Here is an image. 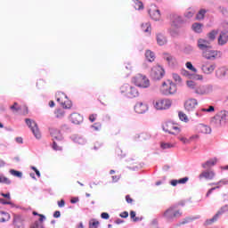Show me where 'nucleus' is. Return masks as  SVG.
Instances as JSON below:
<instances>
[{
	"mask_svg": "<svg viewBox=\"0 0 228 228\" xmlns=\"http://www.w3.org/2000/svg\"><path fill=\"white\" fill-rule=\"evenodd\" d=\"M10 174L12 175H14V177H22V172L20 171H17L15 169H11L10 170Z\"/></svg>",
	"mask_w": 228,
	"mask_h": 228,
	"instance_id": "46",
	"label": "nucleus"
},
{
	"mask_svg": "<svg viewBox=\"0 0 228 228\" xmlns=\"http://www.w3.org/2000/svg\"><path fill=\"white\" fill-rule=\"evenodd\" d=\"M193 15H195V10L193 9H189L184 13V17H186V19H191Z\"/></svg>",
	"mask_w": 228,
	"mask_h": 228,
	"instance_id": "37",
	"label": "nucleus"
},
{
	"mask_svg": "<svg viewBox=\"0 0 228 228\" xmlns=\"http://www.w3.org/2000/svg\"><path fill=\"white\" fill-rule=\"evenodd\" d=\"M215 165H216V159H212L203 163L201 167L202 168L207 169V168H211V167H215Z\"/></svg>",
	"mask_w": 228,
	"mask_h": 228,
	"instance_id": "29",
	"label": "nucleus"
},
{
	"mask_svg": "<svg viewBox=\"0 0 228 228\" xmlns=\"http://www.w3.org/2000/svg\"><path fill=\"white\" fill-rule=\"evenodd\" d=\"M163 216L167 222H172L175 218H181L183 212L177 209V206H171L164 212Z\"/></svg>",
	"mask_w": 228,
	"mask_h": 228,
	"instance_id": "4",
	"label": "nucleus"
},
{
	"mask_svg": "<svg viewBox=\"0 0 228 228\" xmlns=\"http://www.w3.org/2000/svg\"><path fill=\"white\" fill-rule=\"evenodd\" d=\"M206 12H207L206 9L200 10L196 15L197 20H202V19H204V15H206Z\"/></svg>",
	"mask_w": 228,
	"mask_h": 228,
	"instance_id": "34",
	"label": "nucleus"
},
{
	"mask_svg": "<svg viewBox=\"0 0 228 228\" xmlns=\"http://www.w3.org/2000/svg\"><path fill=\"white\" fill-rule=\"evenodd\" d=\"M187 87L196 95H211L215 92V86L212 84H199L193 80L186 81Z\"/></svg>",
	"mask_w": 228,
	"mask_h": 228,
	"instance_id": "1",
	"label": "nucleus"
},
{
	"mask_svg": "<svg viewBox=\"0 0 228 228\" xmlns=\"http://www.w3.org/2000/svg\"><path fill=\"white\" fill-rule=\"evenodd\" d=\"M93 129H94V131H99V129H101V125L95 123L94 125L92 126Z\"/></svg>",
	"mask_w": 228,
	"mask_h": 228,
	"instance_id": "64",
	"label": "nucleus"
},
{
	"mask_svg": "<svg viewBox=\"0 0 228 228\" xmlns=\"http://www.w3.org/2000/svg\"><path fill=\"white\" fill-rule=\"evenodd\" d=\"M102 218H103V220H108L110 218V214L103 212L101 214Z\"/></svg>",
	"mask_w": 228,
	"mask_h": 228,
	"instance_id": "61",
	"label": "nucleus"
},
{
	"mask_svg": "<svg viewBox=\"0 0 228 228\" xmlns=\"http://www.w3.org/2000/svg\"><path fill=\"white\" fill-rule=\"evenodd\" d=\"M197 106H199V102L195 98L188 99L184 102V109L188 111V113L195 111Z\"/></svg>",
	"mask_w": 228,
	"mask_h": 228,
	"instance_id": "13",
	"label": "nucleus"
},
{
	"mask_svg": "<svg viewBox=\"0 0 228 228\" xmlns=\"http://www.w3.org/2000/svg\"><path fill=\"white\" fill-rule=\"evenodd\" d=\"M149 15L152 19V20H161V12L159 9L156 7V4H151L149 9Z\"/></svg>",
	"mask_w": 228,
	"mask_h": 228,
	"instance_id": "15",
	"label": "nucleus"
},
{
	"mask_svg": "<svg viewBox=\"0 0 228 228\" xmlns=\"http://www.w3.org/2000/svg\"><path fill=\"white\" fill-rule=\"evenodd\" d=\"M75 142L78 143L79 145H85L86 143V140H85L83 137H76Z\"/></svg>",
	"mask_w": 228,
	"mask_h": 228,
	"instance_id": "47",
	"label": "nucleus"
},
{
	"mask_svg": "<svg viewBox=\"0 0 228 228\" xmlns=\"http://www.w3.org/2000/svg\"><path fill=\"white\" fill-rule=\"evenodd\" d=\"M178 140H180V142H183V143H190V139L185 137H178Z\"/></svg>",
	"mask_w": 228,
	"mask_h": 228,
	"instance_id": "59",
	"label": "nucleus"
},
{
	"mask_svg": "<svg viewBox=\"0 0 228 228\" xmlns=\"http://www.w3.org/2000/svg\"><path fill=\"white\" fill-rule=\"evenodd\" d=\"M49 133L53 140V142L56 140L57 142L63 141V135L61 134V132L56 128H50Z\"/></svg>",
	"mask_w": 228,
	"mask_h": 228,
	"instance_id": "18",
	"label": "nucleus"
},
{
	"mask_svg": "<svg viewBox=\"0 0 228 228\" xmlns=\"http://www.w3.org/2000/svg\"><path fill=\"white\" fill-rule=\"evenodd\" d=\"M227 211H228V205L223 206L211 219H208L206 221V224L211 225V224H214V222H216V220H218V218L222 216L224 213H227Z\"/></svg>",
	"mask_w": 228,
	"mask_h": 228,
	"instance_id": "14",
	"label": "nucleus"
},
{
	"mask_svg": "<svg viewBox=\"0 0 228 228\" xmlns=\"http://www.w3.org/2000/svg\"><path fill=\"white\" fill-rule=\"evenodd\" d=\"M185 65L189 69V70H191L192 72H197V69L193 67V64H191V62H186Z\"/></svg>",
	"mask_w": 228,
	"mask_h": 228,
	"instance_id": "53",
	"label": "nucleus"
},
{
	"mask_svg": "<svg viewBox=\"0 0 228 228\" xmlns=\"http://www.w3.org/2000/svg\"><path fill=\"white\" fill-rule=\"evenodd\" d=\"M218 35V30H212L208 34V37L209 40L213 41L215 38H216V36Z\"/></svg>",
	"mask_w": 228,
	"mask_h": 228,
	"instance_id": "36",
	"label": "nucleus"
},
{
	"mask_svg": "<svg viewBox=\"0 0 228 228\" xmlns=\"http://www.w3.org/2000/svg\"><path fill=\"white\" fill-rule=\"evenodd\" d=\"M0 183H3L4 184H12V181L3 175H0Z\"/></svg>",
	"mask_w": 228,
	"mask_h": 228,
	"instance_id": "44",
	"label": "nucleus"
},
{
	"mask_svg": "<svg viewBox=\"0 0 228 228\" xmlns=\"http://www.w3.org/2000/svg\"><path fill=\"white\" fill-rule=\"evenodd\" d=\"M173 79L175 81V83H181V77L176 73L173 74Z\"/></svg>",
	"mask_w": 228,
	"mask_h": 228,
	"instance_id": "56",
	"label": "nucleus"
},
{
	"mask_svg": "<svg viewBox=\"0 0 228 228\" xmlns=\"http://www.w3.org/2000/svg\"><path fill=\"white\" fill-rule=\"evenodd\" d=\"M162 129L165 133H168L169 134H179V133H181V128L170 121L166 122Z\"/></svg>",
	"mask_w": 228,
	"mask_h": 228,
	"instance_id": "9",
	"label": "nucleus"
},
{
	"mask_svg": "<svg viewBox=\"0 0 228 228\" xmlns=\"http://www.w3.org/2000/svg\"><path fill=\"white\" fill-rule=\"evenodd\" d=\"M213 111H215V107H214V106H209L208 109L202 108V109L199 110L195 113V115H196L199 118H200V117H203V116H204V114H202V113H213Z\"/></svg>",
	"mask_w": 228,
	"mask_h": 228,
	"instance_id": "22",
	"label": "nucleus"
},
{
	"mask_svg": "<svg viewBox=\"0 0 228 228\" xmlns=\"http://www.w3.org/2000/svg\"><path fill=\"white\" fill-rule=\"evenodd\" d=\"M190 143H191V142H195L196 140H199V134H194V135H191L190 138Z\"/></svg>",
	"mask_w": 228,
	"mask_h": 228,
	"instance_id": "58",
	"label": "nucleus"
},
{
	"mask_svg": "<svg viewBox=\"0 0 228 228\" xmlns=\"http://www.w3.org/2000/svg\"><path fill=\"white\" fill-rule=\"evenodd\" d=\"M198 131L202 134H211V126L208 125L200 124L198 126Z\"/></svg>",
	"mask_w": 228,
	"mask_h": 228,
	"instance_id": "23",
	"label": "nucleus"
},
{
	"mask_svg": "<svg viewBox=\"0 0 228 228\" xmlns=\"http://www.w3.org/2000/svg\"><path fill=\"white\" fill-rule=\"evenodd\" d=\"M99 224L97 219H91L89 221V228H99Z\"/></svg>",
	"mask_w": 228,
	"mask_h": 228,
	"instance_id": "35",
	"label": "nucleus"
},
{
	"mask_svg": "<svg viewBox=\"0 0 228 228\" xmlns=\"http://www.w3.org/2000/svg\"><path fill=\"white\" fill-rule=\"evenodd\" d=\"M155 110H168L172 106L170 100H156L153 102Z\"/></svg>",
	"mask_w": 228,
	"mask_h": 228,
	"instance_id": "12",
	"label": "nucleus"
},
{
	"mask_svg": "<svg viewBox=\"0 0 228 228\" xmlns=\"http://www.w3.org/2000/svg\"><path fill=\"white\" fill-rule=\"evenodd\" d=\"M171 21H172V28H181V24H183V18L177 14H173L172 18H171Z\"/></svg>",
	"mask_w": 228,
	"mask_h": 228,
	"instance_id": "19",
	"label": "nucleus"
},
{
	"mask_svg": "<svg viewBox=\"0 0 228 228\" xmlns=\"http://www.w3.org/2000/svg\"><path fill=\"white\" fill-rule=\"evenodd\" d=\"M12 224L14 227H20L24 225V218L21 216L14 215Z\"/></svg>",
	"mask_w": 228,
	"mask_h": 228,
	"instance_id": "25",
	"label": "nucleus"
},
{
	"mask_svg": "<svg viewBox=\"0 0 228 228\" xmlns=\"http://www.w3.org/2000/svg\"><path fill=\"white\" fill-rule=\"evenodd\" d=\"M70 121L72 124L79 125L83 122V116L79 113H73L70 115Z\"/></svg>",
	"mask_w": 228,
	"mask_h": 228,
	"instance_id": "21",
	"label": "nucleus"
},
{
	"mask_svg": "<svg viewBox=\"0 0 228 228\" xmlns=\"http://www.w3.org/2000/svg\"><path fill=\"white\" fill-rule=\"evenodd\" d=\"M11 216L10 214L4 211H0V223L8 222Z\"/></svg>",
	"mask_w": 228,
	"mask_h": 228,
	"instance_id": "30",
	"label": "nucleus"
},
{
	"mask_svg": "<svg viewBox=\"0 0 228 228\" xmlns=\"http://www.w3.org/2000/svg\"><path fill=\"white\" fill-rule=\"evenodd\" d=\"M119 216L121 218H127V216H129V213L127 211H124L119 215Z\"/></svg>",
	"mask_w": 228,
	"mask_h": 228,
	"instance_id": "62",
	"label": "nucleus"
},
{
	"mask_svg": "<svg viewBox=\"0 0 228 228\" xmlns=\"http://www.w3.org/2000/svg\"><path fill=\"white\" fill-rule=\"evenodd\" d=\"M145 57H146V60H148V61H151V62L154 61V60L156 59V56L151 50L146 51Z\"/></svg>",
	"mask_w": 228,
	"mask_h": 228,
	"instance_id": "32",
	"label": "nucleus"
},
{
	"mask_svg": "<svg viewBox=\"0 0 228 228\" xmlns=\"http://www.w3.org/2000/svg\"><path fill=\"white\" fill-rule=\"evenodd\" d=\"M202 28H204V24L199 22H195L191 26V29L194 33H202Z\"/></svg>",
	"mask_w": 228,
	"mask_h": 228,
	"instance_id": "28",
	"label": "nucleus"
},
{
	"mask_svg": "<svg viewBox=\"0 0 228 228\" xmlns=\"http://www.w3.org/2000/svg\"><path fill=\"white\" fill-rule=\"evenodd\" d=\"M25 122L29 127L30 131H32L35 138H37V140H40V138H42V134H40V129H38V125H37V122L31 120L30 118H26Z\"/></svg>",
	"mask_w": 228,
	"mask_h": 228,
	"instance_id": "8",
	"label": "nucleus"
},
{
	"mask_svg": "<svg viewBox=\"0 0 228 228\" xmlns=\"http://www.w3.org/2000/svg\"><path fill=\"white\" fill-rule=\"evenodd\" d=\"M148 110H149V106L146 103H143L142 102H137L134 106V111L139 115H142V113H146Z\"/></svg>",
	"mask_w": 228,
	"mask_h": 228,
	"instance_id": "17",
	"label": "nucleus"
},
{
	"mask_svg": "<svg viewBox=\"0 0 228 228\" xmlns=\"http://www.w3.org/2000/svg\"><path fill=\"white\" fill-rule=\"evenodd\" d=\"M164 60H167V61L169 65H174V63L175 61V59H174V57L168 53L164 54Z\"/></svg>",
	"mask_w": 228,
	"mask_h": 228,
	"instance_id": "33",
	"label": "nucleus"
},
{
	"mask_svg": "<svg viewBox=\"0 0 228 228\" xmlns=\"http://www.w3.org/2000/svg\"><path fill=\"white\" fill-rule=\"evenodd\" d=\"M161 149H174V147H175V145L169 143V142H162L160 145Z\"/></svg>",
	"mask_w": 228,
	"mask_h": 228,
	"instance_id": "45",
	"label": "nucleus"
},
{
	"mask_svg": "<svg viewBox=\"0 0 228 228\" xmlns=\"http://www.w3.org/2000/svg\"><path fill=\"white\" fill-rule=\"evenodd\" d=\"M220 188H222L221 184H217L215 187H212L211 189H209L206 194V197H209L211 195V193H213V191H215V190H220Z\"/></svg>",
	"mask_w": 228,
	"mask_h": 228,
	"instance_id": "39",
	"label": "nucleus"
},
{
	"mask_svg": "<svg viewBox=\"0 0 228 228\" xmlns=\"http://www.w3.org/2000/svg\"><path fill=\"white\" fill-rule=\"evenodd\" d=\"M151 76L154 81H159L165 76V69L161 66H155L151 69Z\"/></svg>",
	"mask_w": 228,
	"mask_h": 228,
	"instance_id": "11",
	"label": "nucleus"
},
{
	"mask_svg": "<svg viewBox=\"0 0 228 228\" xmlns=\"http://www.w3.org/2000/svg\"><path fill=\"white\" fill-rule=\"evenodd\" d=\"M178 117L182 122H188V116L184 112H179Z\"/></svg>",
	"mask_w": 228,
	"mask_h": 228,
	"instance_id": "42",
	"label": "nucleus"
},
{
	"mask_svg": "<svg viewBox=\"0 0 228 228\" xmlns=\"http://www.w3.org/2000/svg\"><path fill=\"white\" fill-rule=\"evenodd\" d=\"M65 113L61 110H58L55 111V117L56 118H62L64 117Z\"/></svg>",
	"mask_w": 228,
	"mask_h": 228,
	"instance_id": "50",
	"label": "nucleus"
},
{
	"mask_svg": "<svg viewBox=\"0 0 228 228\" xmlns=\"http://www.w3.org/2000/svg\"><path fill=\"white\" fill-rule=\"evenodd\" d=\"M156 40H157L158 45H166L167 42V37H165L162 33L157 34Z\"/></svg>",
	"mask_w": 228,
	"mask_h": 228,
	"instance_id": "26",
	"label": "nucleus"
},
{
	"mask_svg": "<svg viewBox=\"0 0 228 228\" xmlns=\"http://www.w3.org/2000/svg\"><path fill=\"white\" fill-rule=\"evenodd\" d=\"M120 93L128 99H134V97H138L140 95L138 89L133 86H130L129 84H124L120 87Z\"/></svg>",
	"mask_w": 228,
	"mask_h": 228,
	"instance_id": "3",
	"label": "nucleus"
},
{
	"mask_svg": "<svg viewBox=\"0 0 228 228\" xmlns=\"http://www.w3.org/2000/svg\"><path fill=\"white\" fill-rule=\"evenodd\" d=\"M0 195L2 197H4V199H7V200H12V196L10 195V192H7V193L1 192Z\"/></svg>",
	"mask_w": 228,
	"mask_h": 228,
	"instance_id": "57",
	"label": "nucleus"
},
{
	"mask_svg": "<svg viewBox=\"0 0 228 228\" xmlns=\"http://www.w3.org/2000/svg\"><path fill=\"white\" fill-rule=\"evenodd\" d=\"M227 69L225 68H219L216 70V77L217 79H225V76H227Z\"/></svg>",
	"mask_w": 228,
	"mask_h": 228,
	"instance_id": "24",
	"label": "nucleus"
},
{
	"mask_svg": "<svg viewBox=\"0 0 228 228\" xmlns=\"http://www.w3.org/2000/svg\"><path fill=\"white\" fill-rule=\"evenodd\" d=\"M221 53L214 50L213 46L210 45V47L207 48L206 50L202 51V56L203 58H206V60H216V58L221 56Z\"/></svg>",
	"mask_w": 228,
	"mask_h": 228,
	"instance_id": "7",
	"label": "nucleus"
},
{
	"mask_svg": "<svg viewBox=\"0 0 228 228\" xmlns=\"http://www.w3.org/2000/svg\"><path fill=\"white\" fill-rule=\"evenodd\" d=\"M58 206L59 208H65V200H61L60 201H58Z\"/></svg>",
	"mask_w": 228,
	"mask_h": 228,
	"instance_id": "63",
	"label": "nucleus"
},
{
	"mask_svg": "<svg viewBox=\"0 0 228 228\" xmlns=\"http://www.w3.org/2000/svg\"><path fill=\"white\" fill-rule=\"evenodd\" d=\"M139 138H142V140H149L151 138V135L147 133H142L139 135Z\"/></svg>",
	"mask_w": 228,
	"mask_h": 228,
	"instance_id": "54",
	"label": "nucleus"
},
{
	"mask_svg": "<svg viewBox=\"0 0 228 228\" xmlns=\"http://www.w3.org/2000/svg\"><path fill=\"white\" fill-rule=\"evenodd\" d=\"M160 92L163 95H174L177 92V86L170 80L163 82L160 87Z\"/></svg>",
	"mask_w": 228,
	"mask_h": 228,
	"instance_id": "6",
	"label": "nucleus"
},
{
	"mask_svg": "<svg viewBox=\"0 0 228 228\" xmlns=\"http://www.w3.org/2000/svg\"><path fill=\"white\" fill-rule=\"evenodd\" d=\"M135 10H143V3L140 0H134Z\"/></svg>",
	"mask_w": 228,
	"mask_h": 228,
	"instance_id": "38",
	"label": "nucleus"
},
{
	"mask_svg": "<svg viewBox=\"0 0 228 228\" xmlns=\"http://www.w3.org/2000/svg\"><path fill=\"white\" fill-rule=\"evenodd\" d=\"M96 118H97V114H92L89 116L90 122H95Z\"/></svg>",
	"mask_w": 228,
	"mask_h": 228,
	"instance_id": "60",
	"label": "nucleus"
},
{
	"mask_svg": "<svg viewBox=\"0 0 228 228\" xmlns=\"http://www.w3.org/2000/svg\"><path fill=\"white\" fill-rule=\"evenodd\" d=\"M30 228H44V224H41L40 222H34L30 224Z\"/></svg>",
	"mask_w": 228,
	"mask_h": 228,
	"instance_id": "49",
	"label": "nucleus"
},
{
	"mask_svg": "<svg viewBox=\"0 0 228 228\" xmlns=\"http://www.w3.org/2000/svg\"><path fill=\"white\" fill-rule=\"evenodd\" d=\"M52 149H53V151H63L61 146H59L58 143H56V141H53Z\"/></svg>",
	"mask_w": 228,
	"mask_h": 228,
	"instance_id": "51",
	"label": "nucleus"
},
{
	"mask_svg": "<svg viewBox=\"0 0 228 228\" xmlns=\"http://www.w3.org/2000/svg\"><path fill=\"white\" fill-rule=\"evenodd\" d=\"M227 122H228L227 110H221L210 119V125L212 126V127H216V129H218L220 127H225V125L227 124Z\"/></svg>",
	"mask_w": 228,
	"mask_h": 228,
	"instance_id": "2",
	"label": "nucleus"
},
{
	"mask_svg": "<svg viewBox=\"0 0 228 228\" xmlns=\"http://www.w3.org/2000/svg\"><path fill=\"white\" fill-rule=\"evenodd\" d=\"M57 102H60L63 108L69 109L72 106L71 102H69L68 104L61 101V98H57Z\"/></svg>",
	"mask_w": 228,
	"mask_h": 228,
	"instance_id": "41",
	"label": "nucleus"
},
{
	"mask_svg": "<svg viewBox=\"0 0 228 228\" xmlns=\"http://www.w3.org/2000/svg\"><path fill=\"white\" fill-rule=\"evenodd\" d=\"M188 181H190V178L188 176H185L178 180V184H186Z\"/></svg>",
	"mask_w": 228,
	"mask_h": 228,
	"instance_id": "52",
	"label": "nucleus"
},
{
	"mask_svg": "<svg viewBox=\"0 0 228 228\" xmlns=\"http://www.w3.org/2000/svg\"><path fill=\"white\" fill-rule=\"evenodd\" d=\"M216 175L215 174V171L211 169H208L203 171L201 174H200L199 178L200 179H207V181H213L215 179V176Z\"/></svg>",
	"mask_w": 228,
	"mask_h": 228,
	"instance_id": "16",
	"label": "nucleus"
},
{
	"mask_svg": "<svg viewBox=\"0 0 228 228\" xmlns=\"http://www.w3.org/2000/svg\"><path fill=\"white\" fill-rule=\"evenodd\" d=\"M198 48L200 51H205L207 50L208 47L211 46V44L209 43V41L204 39V38H200L198 39V43H197Z\"/></svg>",
	"mask_w": 228,
	"mask_h": 228,
	"instance_id": "20",
	"label": "nucleus"
},
{
	"mask_svg": "<svg viewBox=\"0 0 228 228\" xmlns=\"http://www.w3.org/2000/svg\"><path fill=\"white\" fill-rule=\"evenodd\" d=\"M141 28L144 33H149V35H151V31L152 30L151 22L142 23Z\"/></svg>",
	"mask_w": 228,
	"mask_h": 228,
	"instance_id": "31",
	"label": "nucleus"
},
{
	"mask_svg": "<svg viewBox=\"0 0 228 228\" xmlns=\"http://www.w3.org/2000/svg\"><path fill=\"white\" fill-rule=\"evenodd\" d=\"M215 69H216V64L208 61H201V72H203V74L209 76V74H213V72H215Z\"/></svg>",
	"mask_w": 228,
	"mask_h": 228,
	"instance_id": "10",
	"label": "nucleus"
},
{
	"mask_svg": "<svg viewBox=\"0 0 228 228\" xmlns=\"http://www.w3.org/2000/svg\"><path fill=\"white\" fill-rule=\"evenodd\" d=\"M217 184H220L221 185V188L223 186H225L228 184V180L227 179H221L220 181L217 182Z\"/></svg>",
	"mask_w": 228,
	"mask_h": 228,
	"instance_id": "55",
	"label": "nucleus"
},
{
	"mask_svg": "<svg viewBox=\"0 0 228 228\" xmlns=\"http://www.w3.org/2000/svg\"><path fill=\"white\" fill-rule=\"evenodd\" d=\"M228 41V36L225 32H221L218 37V45H225Z\"/></svg>",
	"mask_w": 228,
	"mask_h": 228,
	"instance_id": "27",
	"label": "nucleus"
},
{
	"mask_svg": "<svg viewBox=\"0 0 228 228\" xmlns=\"http://www.w3.org/2000/svg\"><path fill=\"white\" fill-rule=\"evenodd\" d=\"M169 35H171V37H178L179 36V30H177V28H169Z\"/></svg>",
	"mask_w": 228,
	"mask_h": 228,
	"instance_id": "48",
	"label": "nucleus"
},
{
	"mask_svg": "<svg viewBox=\"0 0 228 228\" xmlns=\"http://www.w3.org/2000/svg\"><path fill=\"white\" fill-rule=\"evenodd\" d=\"M10 110H12V111H15V113H18V111H20L22 109L20 106H19V103L14 102V104L10 107Z\"/></svg>",
	"mask_w": 228,
	"mask_h": 228,
	"instance_id": "43",
	"label": "nucleus"
},
{
	"mask_svg": "<svg viewBox=\"0 0 228 228\" xmlns=\"http://www.w3.org/2000/svg\"><path fill=\"white\" fill-rule=\"evenodd\" d=\"M0 203L3 204L4 206H11L12 208H17L15 204H13L12 201L5 200L4 199L0 198Z\"/></svg>",
	"mask_w": 228,
	"mask_h": 228,
	"instance_id": "40",
	"label": "nucleus"
},
{
	"mask_svg": "<svg viewBox=\"0 0 228 228\" xmlns=\"http://www.w3.org/2000/svg\"><path fill=\"white\" fill-rule=\"evenodd\" d=\"M132 83L138 86L139 88H149L151 86V81L145 75L137 74L132 78Z\"/></svg>",
	"mask_w": 228,
	"mask_h": 228,
	"instance_id": "5",
	"label": "nucleus"
}]
</instances>
